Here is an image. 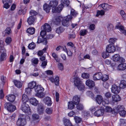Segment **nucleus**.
Here are the masks:
<instances>
[{"mask_svg":"<svg viewBox=\"0 0 126 126\" xmlns=\"http://www.w3.org/2000/svg\"><path fill=\"white\" fill-rule=\"evenodd\" d=\"M21 110L25 113H31V110L28 104L26 103L22 104L21 106Z\"/></svg>","mask_w":126,"mask_h":126,"instance_id":"39448f33","label":"nucleus"},{"mask_svg":"<svg viewBox=\"0 0 126 126\" xmlns=\"http://www.w3.org/2000/svg\"><path fill=\"white\" fill-rule=\"evenodd\" d=\"M85 83L86 85L90 88L93 87L94 86V82L91 80H87L86 81Z\"/></svg>","mask_w":126,"mask_h":126,"instance_id":"412c9836","label":"nucleus"},{"mask_svg":"<svg viewBox=\"0 0 126 126\" xmlns=\"http://www.w3.org/2000/svg\"><path fill=\"white\" fill-rule=\"evenodd\" d=\"M103 99L102 96L100 95H97L95 100L99 104H100L102 102V105L105 106L109 103V99L103 100Z\"/></svg>","mask_w":126,"mask_h":126,"instance_id":"f03ea898","label":"nucleus"},{"mask_svg":"<svg viewBox=\"0 0 126 126\" xmlns=\"http://www.w3.org/2000/svg\"><path fill=\"white\" fill-rule=\"evenodd\" d=\"M117 39L114 38H110L109 40V42L111 44L113 45L114 44V43L116 41Z\"/></svg>","mask_w":126,"mask_h":126,"instance_id":"6e6d98bb","label":"nucleus"},{"mask_svg":"<svg viewBox=\"0 0 126 126\" xmlns=\"http://www.w3.org/2000/svg\"><path fill=\"white\" fill-rule=\"evenodd\" d=\"M30 13L31 16H36L37 14V13L35 11L31 10L30 12Z\"/></svg>","mask_w":126,"mask_h":126,"instance_id":"e2e57ef3","label":"nucleus"},{"mask_svg":"<svg viewBox=\"0 0 126 126\" xmlns=\"http://www.w3.org/2000/svg\"><path fill=\"white\" fill-rule=\"evenodd\" d=\"M118 50H120L119 47H116L115 48L113 45H111L109 44L106 47V51L110 53H113L115 51L116 48Z\"/></svg>","mask_w":126,"mask_h":126,"instance_id":"423d86ee","label":"nucleus"},{"mask_svg":"<svg viewBox=\"0 0 126 126\" xmlns=\"http://www.w3.org/2000/svg\"><path fill=\"white\" fill-rule=\"evenodd\" d=\"M81 76L84 78L88 79L90 75L88 73H84L82 74Z\"/></svg>","mask_w":126,"mask_h":126,"instance_id":"bf43d9fd","label":"nucleus"},{"mask_svg":"<svg viewBox=\"0 0 126 126\" xmlns=\"http://www.w3.org/2000/svg\"><path fill=\"white\" fill-rule=\"evenodd\" d=\"M124 110V107L123 106L119 105L117 107L114 108L113 109L112 113L114 114H116L121 112Z\"/></svg>","mask_w":126,"mask_h":126,"instance_id":"9b49d317","label":"nucleus"},{"mask_svg":"<svg viewBox=\"0 0 126 126\" xmlns=\"http://www.w3.org/2000/svg\"><path fill=\"white\" fill-rule=\"evenodd\" d=\"M72 18L71 15H68L64 17L63 18H62V24L64 26H67L69 25V21H70Z\"/></svg>","mask_w":126,"mask_h":126,"instance_id":"7ed1b4c3","label":"nucleus"},{"mask_svg":"<svg viewBox=\"0 0 126 126\" xmlns=\"http://www.w3.org/2000/svg\"><path fill=\"white\" fill-rule=\"evenodd\" d=\"M64 30V29L62 27H60L57 28L56 32L58 34L61 33Z\"/></svg>","mask_w":126,"mask_h":126,"instance_id":"49530a36","label":"nucleus"},{"mask_svg":"<svg viewBox=\"0 0 126 126\" xmlns=\"http://www.w3.org/2000/svg\"><path fill=\"white\" fill-rule=\"evenodd\" d=\"M76 108L78 110H81L83 109V107L82 104H80L77 106Z\"/></svg>","mask_w":126,"mask_h":126,"instance_id":"774afa93","label":"nucleus"},{"mask_svg":"<svg viewBox=\"0 0 126 126\" xmlns=\"http://www.w3.org/2000/svg\"><path fill=\"white\" fill-rule=\"evenodd\" d=\"M104 110L101 108H100L99 109L95 111L94 113V115L95 116L98 117L104 114Z\"/></svg>","mask_w":126,"mask_h":126,"instance_id":"dca6fc26","label":"nucleus"},{"mask_svg":"<svg viewBox=\"0 0 126 126\" xmlns=\"http://www.w3.org/2000/svg\"><path fill=\"white\" fill-rule=\"evenodd\" d=\"M41 28L46 32H50L51 29L50 26L47 23H45L43 26H42Z\"/></svg>","mask_w":126,"mask_h":126,"instance_id":"f3484780","label":"nucleus"},{"mask_svg":"<svg viewBox=\"0 0 126 126\" xmlns=\"http://www.w3.org/2000/svg\"><path fill=\"white\" fill-rule=\"evenodd\" d=\"M72 101V102L74 104L77 105L79 104L80 102V98L77 95H75L73 97Z\"/></svg>","mask_w":126,"mask_h":126,"instance_id":"a878e982","label":"nucleus"},{"mask_svg":"<svg viewBox=\"0 0 126 126\" xmlns=\"http://www.w3.org/2000/svg\"><path fill=\"white\" fill-rule=\"evenodd\" d=\"M43 8L44 10L47 13L49 12L51 9V7L48 5L47 3H45L43 5Z\"/></svg>","mask_w":126,"mask_h":126,"instance_id":"2f4dec72","label":"nucleus"},{"mask_svg":"<svg viewBox=\"0 0 126 126\" xmlns=\"http://www.w3.org/2000/svg\"><path fill=\"white\" fill-rule=\"evenodd\" d=\"M37 110L38 113L40 114L43 113L44 108L43 105L42 104H39L37 108Z\"/></svg>","mask_w":126,"mask_h":126,"instance_id":"aec40b11","label":"nucleus"},{"mask_svg":"<svg viewBox=\"0 0 126 126\" xmlns=\"http://www.w3.org/2000/svg\"><path fill=\"white\" fill-rule=\"evenodd\" d=\"M36 85V82L35 81H32L28 83V86L29 87L32 89L34 88H35Z\"/></svg>","mask_w":126,"mask_h":126,"instance_id":"4c0bfd02","label":"nucleus"},{"mask_svg":"<svg viewBox=\"0 0 126 126\" xmlns=\"http://www.w3.org/2000/svg\"><path fill=\"white\" fill-rule=\"evenodd\" d=\"M16 116V114L15 113H13L8 118V120L11 122H13L15 121Z\"/></svg>","mask_w":126,"mask_h":126,"instance_id":"37998d69","label":"nucleus"},{"mask_svg":"<svg viewBox=\"0 0 126 126\" xmlns=\"http://www.w3.org/2000/svg\"><path fill=\"white\" fill-rule=\"evenodd\" d=\"M30 103L32 105L36 106L38 103V101L34 98H32L30 99Z\"/></svg>","mask_w":126,"mask_h":126,"instance_id":"c756f323","label":"nucleus"},{"mask_svg":"<svg viewBox=\"0 0 126 126\" xmlns=\"http://www.w3.org/2000/svg\"><path fill=\"white\" fill-rule=\"evenodd\" d=\"M26 119L24 118H18L16 122L17 126H24L26 124Z\"/></svg>","mask_w":126,"mask_h":126,"instance_id":"0eeeda50","label":"nucleus"},{"mask_svg":"<svg viewBox=\"0 0 126 126\" xmlns=\"http://www.w3.org/2000/svg\"><path fill=\"white\" fill-rule=\"evenodd\" d=\"M58 4V1L56 0H53L50 1L49 5L51 7H52V12H55V9L57 6Z\"/></svg>","mask_w":126,"mask_h":126,"instance_id":"1a4fd4ad","label":"nucleus"},{"mask_svg":"<svg viewBox=\"0 0 126 126\" xmlns=\"http://www.w3.org/2000/svg\"><path fill=\"white\" fill-rule=\"evenodd\" d=\"M109 79L108 76L106 75H102L101 79L103 81H105Z\"/></svg>","mask_w":126,"mask_h":126,"instance_id":"864d4df0","label":"nucleus"},{"mask_svg":"<svg viewBox=\"0 0 126 126\" xmlns=\"http://www.w3.org/2000/svg\"><path fill=\"white\" fill-rule=\"evenodd\" d=\"M5 108L9 112H13L16 109V106L10 103H6L4 105Z\"/></svg>","mask_w":126,"mask_h":126,"instance_id":"20e7f679","label":"nucleus"},{"mask_svg":"<svg viewBox=\"0 0 126 126\" xmlns=\"http://www.w3.org/2000/svg\"><path fill=\"white\" fill-rule=\"evenodd\" d=\"M77 87L78 89L80 90H83L85 87L84 84L82 82L80 83V84H78V86H76Z\"/></svg>","mask_w":126,"mask_h":126,"instance_id":"c03bdc74","label":"nucleus"},{"mask_svg":"<svg viewBox=\"0 0 126 126\" xmlns=\"http://www.w3.org/2000/svg\"><path fill=\"white\" fill-rule=\"evenodd\" d=\"M112 60L115 62H124L125 59L120 57V55L118 54H115L112 56Z\"/></svg>","mask_w":126,"mask_h":126,"instance_id":"6e6552de","label":"nucleus"},{"mask_svg":"<svg viewBox=\"0 0 126 126\" xmlns=\"http://www.w3.org/2000/svg\"><path fill=\"white\" fill-rule=\"evenodd\" d=\"M33 120L32 123L34 124V125L37 124L40 120L39 117L37 114H34L32 115Z\"/></svg>","mask_w":126,"mask_h":126,"instance_id":"4468645a","label":"nucleus"},{"mask_svg":"<svg viewBox=\"0 0 126 126\" xmlns=\"http://www.w3.org/2000/svg\"><path fill=\"white\" fill-rule=\"evenodd\" d=\"M5 98L8 101L12 102L14 101L16 97L14 94H9L6 95Z\"/></svg>","mask_w":126,"mask_h":126,"instance_id":"a211bd4d","label":"nucleus"},{"mask_svg":"<svg viewBox=\"0 0 126 126\" xmlns=\"http://www.w3.org/2000/svg\"><path fill=\"white\" fill-rule=\"evenodd\" d=\"M109 53L107 51L102 53V55L103 58L105 59L108 57L109 56Z\"/></svg>","mask_w":126,"mask_h":126,"instance_id":"5fc2aeb1","label":"nucleus"},{"mask_svg":"<svg viewBox=\"0 0 126 126\" xmlns=\"http://www.w3.org/2000/svg\"><path fill=\"white\" fill-rule=\"evenodd\" d=\"M119 114L120 116L123 117H125L126 115V111L124 110L120 112Z\"/></svg>","mask_w":126,"mask_h":126,"instance_id":"680f3d73","label":"nucleus"},{"mask_svg":"<svg viewBox=\"0 0 126 126\" xmlns=\"http://www.w3.org/2000/svg\"><path fill=\"white\" fill-rule=\"evenodd\" d=\"M108 30L111 31L113 30L114 27L113 25L111 24H109L107 26Z\"/></svg>","mask_w":126,"mask_h":126,"instance_id":"8fccbe9b","label":"nucleus"},{"mask_svg":"<svg viewBox=\"0 0 126 126\" xmlns=\"http://www.w3.org/2000/svg\"><path fill=\"white\" fill-rule=\"evenodd\" d=\"M50 81L52 82H54L55 85L58 86L59 83V78L57 76L55 77L54 79L53 78H50Z\"/></svg>","mask_w":126,"mask_h":126,"instance_id":"4be33fe9","label":"nucleus"},{"mask_svg":"<svg viewBox=\"0 0 126 126\" xmlns=\"http://www.w3.org/2000/svg\"><path fill=\"white\" fill-rule=\"evenodd\" d=\"M70 81L72 82H74L75 85L76 86H78V84L82 83L78 77L75 76H74V78H72L71 79Z\"/></svg>","mask_w":126,"mask_h":126,"instance_id":"9d476101","label":"nucleus"},{"mask_svg":"<svg viewBox=\"0 0 126 126\" xmlns=\"http://www.w3.org/2000/svg\"><path fill=\"white\" fill-rule=\"evenodd\" d=\"M5 32L6 34L8 35H10L12 31L10 27H7L5 29Z\"/></svg>","mask_w":126,"mask_h":126,"instance_id":"13d9d810","label":"nucleus"},{"mask_svg":"<svg viewBox=\"0 0 126 126\" xmlns=\"http://www.w3.org/2000/svg\"><path fill=\"white\" fill-rule=\"evenodd\" d=\"M12 40V39L11 37H8L6 39L5 42L7 44H9L10 43Z\"/></svg>","mask_w":126,"mask_h":126,"instance_id":"69168bd1","label":"nucleus"},{"mask_svg":"<svg viewBox=\"0 0 126 126\" xmlns=\"http://www.w3.org/2000/svg\"><path fill=\"white\" fill-rule=\"evenodd\" d=\"M87 32V31L86 29L81 30L80 32V35L83 36L86 35Z\"/></svg>","mask_w":126,"mask_h":126,"instance_id":"3c124183","label":"nucleus"},{"mask_svg":"<svg viewBox=\"0 0 126 126\" xmlns=\"http://www.w3.org/2000/svg\"><path fill=\"white\" fill-rule=\"evenodd\" d=\"M71 16L72 15L74 16H75L77 14V13L74 10L72 9L71 11Z\"/></svg>","mask_w":126,"mask_h":126,"instance_id":"0e129e2a","label":"nucleus"},{"mask_svg":"<svg viewBox=\"0 0 126 126\" xmlns=\"http://www.w3.org/2000/svg\"><path fill=\"white\" fill-rule=\"evenodd\" d=\"M105 12L104 11L102 10L100 11H98L97 12V14L96 15V16H98L99 15L101 16H103L104 15Z\"/></svg>","mask_w":126,"mask_h":126,"instance_id":"09e8293b","label":"nucleus"},{"mask_svg":"<svg viewBox=\"0 0 126 126\" xmlns=\"http://www.w3.org/2000/svg\"><path fill=\"white\" fill-rule=\"evenodd\" d=\"M14 83L15 85L17 88H20L22 86V83L20 81L15 80L14 81Z\"/></svg>","mask_w":126,"mask_h":126,"instance_id":"72a5a7b5","label":"nucleus"},{"mask_svg":"<svg viewBox=\"0 0 126 126\" xmlns=\"http://www.w3.org/2000/svg\"><path fill=\"white\" fill-rule=\"evenodd\" d=\"M52 55L56 62L58 63L60 62V60L58 59L57 55L54 52H53L52 54Z\"/></svg>","mask_w":126,"mask_h":126,"instance_id":"a18cd8bd","label":"nucleus"},{"mask_svg":"<svg viewBox=\"0 0 126 126\" xmlns=\"http://www.w3.org/2000/svg\"><path fill=\"white\" fill-rule=\"evenodd\" d=\"M111 94L109 92H106L104 94L105 96L107 98H110L111 96Z\"/></svg>","mask_w":126,"mask_h":126,"instance_id":"052dcab7","label":"nucleus"},{"mask_svg":"<svg viewBox=\"0 0 126 126\" xmlns=\"http://www.w3.org/2000/svg\"><path fill=\"white\" fill-rule=\"evenodd\" d=\"M62 20V18L60 16H58L55 17L53 21L55 24L57 25L60 23Z\"/></svg>","mask_w":126,"mask_h":126,"instance_id":"bb28decb","label":"nucleus"},{"mask_svg":"<svg viewBox=\"0 0 126 126\" xmlns=\"http://www.w3.org/2000/svg\"><path fill=\"white\" fill-rule=\"evenodd\" d=\"M44 101L45 104L48 106H50L52 104L51 99L48 97L45 98L44 99Z\"/></svg>","mask_w":126,"mask_h":126,"instance_id":"393cba45","label":"nucleus"},{"mask_svg":"<svg viewBox=\"0 0 126 126\" xmlns=\"http://www.w3.org/2000/svg\"><path fill=\"white\" fill-rule=\"evenodd\" d=\"M35 19L34 17L33 16H30L28 18L27 22L29 25H31L34 24Z\"/></svg>","mask_w":126,"mask_h":126,"instance_id":"6ab92c4d","label":"nucleus"},{"mask_svg":"<svg viewBox=\"0 0 126 126\" xmlns=\"http://www.w3.org/2000/svg\"><path fill=\"white\" fill-rule=\"evenodd\" d=\"M121 98L118 95H113L112 97V100L114 102H117L121 100Z\"/></svg>","mask_w":126,"mask_h":126,"instance_id":"5701e85b","label":"nucleus"},{"mask_svg":"<svg viewBox=\"0 0 126 126\" xmlns=\"http://www.w3.org/2000/svg\"><path fill=\"white\" fill-rule=\"evenodd\" d=\"M107 5H108V4L106 3H103L100 4L99 6L100 7H102L104 9L106 10V7L107 6Z\"/></svg>","mask_w":126,"mask_h":126,"instance_id":"338daca9","label":"nucleus"},{"mask_svg":"<svg viewBox=\"0 0 126 126\" xmlns=\"http://www.w3.org/2000/svg\"><path fill=\"white\" fill-rule=\"evenodd\" d=\"M6 54L5 52L2 53L0 57V60L3 61L5 60L6 59Z\"/></svg>","mask_w":126,"mask_h":126,"instance_id":"ea45409f","label":"nucleus"},{"mask_svg":"<svg viewBox=\"0 0 126 126\" xmlns=\"http://www.w3.org/2000/svg\"><path fill=\"white\" fill-rule=\"evenodd\" d=\"M34 90L37 93L35 96L41 98H43L45 96V94L43 93L44 88L40 85H38L35 87Z\"/></svg>","mask_w":126,"mask_h":126,"instance_id":"f257e3e1","label":"nucleus"},{"mask_svg":"<svg viewBox=\"0 0 126 126\" xmlns=\"http://www.w3.org/2000/svg\"><path fill=\"white\" fill-rule=\"evenodd\" d=\"M111 89L112 92L115 94H118L119 93L120 90L119 87L117 86L115 84L112 85Z\"/></svg>","mask_w":126,"mask_h":126,"instance_id":"f8f14e48","label":"nucleus"},{"mask_svg":"<svg viewBox=\"0 0 126 126\" xmlns=\"http://www.w3.org/2000/svg\"><path fill=\"white\" fill-rule=\"evenodd\" d=\"M115 28L117 29H120L121 33L126 35V30H124L123 26L119 24L117 25Z\"/></svg>","mask_w":126,"mask_h":126,"instance_id":"b1692460","label":"nucleus"},{"mask_svg":"<svg viewBox=\"0 0 126 126\" xmlns=\"http://www.w3.org/2000/svg\"><path fill=\"white\" fill-rule=\"evenodd\" d=\"M75 104L72 101H70L68 102V108L70 110L73 109L75 106Z\"/></svg>","mask_w":126,"mask_h":126,"instance_id":"a19ab883","label":"nucleus"},{"mask_svg":"<svg viewBox=\"0 0 126 126\" xmlns=\"http://www.w3.org/2000/svg\"><path fill=\"white\" fill-rule=\"evenodd\" d=\"M48 47V46L46 47L43 49L42 50H40L38 53V55L39 56H41L46 51Z\"/></svg>","mask_w":126,"mask_h":126,"instance_id":"79ce46f5","label":"nucleus"},{"mask_svg":"<svg viewBox=\"0 0 126 126\" xmlns=\"http://www.w3.org/2000/svg\"><path fill=\"white\" fill-rule=\"evenodd\" d=\"M38 61L39 60L38 59L36 58H33L32 59L31 61L32 65L34 66L38 64Z\"/></svg>","mask_w":126,"mask_h":126,"instance_id":"58836bf2","label":"nucleus"},{"mask_svg":"<svg viewBox=\"0 0 126 126\" xmlns=\"http://www.w3.org/2000/svg\"><path fill=\"white\" fill-rule=\"evenodd\" d=\"M28 100V97L26 95L23 94L22 95V104L26 103Z\"/></svg>","mask_w":126,"mask_h":126,"instance_id":"473e14b6","label":"nucleus"},{"mask_svg":"<svg viewBox=\"0 0 126 126\" xmlns=\"http://www.w3.org/2000/svg\"><path fill=\"white\" fill-rule=\"evenodd\" d=\"M35 44L32 42L28 46V47L29 49H34L35 48Z\"/></svg>","mask_w":126,"mask_h":126,"instance_id":"603ef678","label":"nucleus"},{"mask_svg":"<svg viewBox=\"0 0 126 126\" xmlns=\"http://www.w3.org/2000/svg\"><path fill=\"white\" fill-rule=\"evenodd\" d=\"M46 113L48 114H51L53 111V109L52 108H47L46 110Z\"/></svg>","mask_w":126,"mask_h":126,"instance_id":"4d7b16f0","label":"nucleus"},{"mask_svg":"<svg viewBox=\"0 0 126 126\" xmlns=\"http://www.w3.org/2000/svg\"><path fill=\"white\" fill-rule=\"evenodd\" d=\"M70 3L69 0H62L61 2V4H62L64 7H67Z\"/></svg>","mask_w":126,"mask_h":126,"instance_id":"c9c22d12","label":"nucleus"},{"mask_svg":"<svg viewBox=\"0 0 126 126\" xmlns=\"http://www.w3.org/2000/svg\"><path fill=\"white\" fill-rule=\"evenodd\" d=\"M117 68L119 70H124L126 68V63H121L117 67Z\"/></svg>","mask_w":126,"mask_h":126,"instance_id":"c85d7f7f","label":"nucleus"},{"mask_svg":"<svg viewBox=\"0 0 126 126\" xmlns=\"http://www.w3.org/2000/svg\"><path fill=\"white\" fill-rule=\"evenodd\" d=\"M47 42L46 38L41 36L38 37L37 41V43L39 44L41 43H43L44 44L46 45Z\"/></svg>","mask_w":126,"mask_h":126,"instance_id":"2eb2a0df","label":"nucleus"},{"mask_svg":"<svg viewBox=\"0 0 126 126\" xmlns=\"http://www.w3.org/2000/svg\"><path fill=\"white\" fill-rule=\"evenodd\" d=\"M126 81L124 80L121 81L119 85V87L120 88L124 89L126 87Z\"/></svg>","mask_w":126,"mask_h":126,"instance_id":"e433bc0d","label":"nucleus"},{"mask_svg":"<svg viewBox=\"0 0 126 126\" xmlns=\"http://www.w3.org/2000/svg\"><path fill=\"white\" fill-rule=\"evenodd\" d=\"M63 122L65 126H72V123L69 120L64 119H63Z\"/></svg>","mask_w":126,"mask_h":126,"instance_id":"f704fd0d","label":"nucleus"},{"mask_svg":"<svg viewBox=\"0 0 126 126\" xmlns=\"http://www.w3.org/2000/svg\"><path fill=\"white\" fill-rule=\"evenodd\" d=\"M102 74L101 72H97L94 74L93 76V79L94 80H97L101 79Z\"/></svg>","mask_w":126,"mask_h":126,"instance_id":"ddd939ff","label":"nucleus"},{"mask_svg":"<svg viewBox=\"0 0 126 126\" xmlns=\"http://www.w3.org/2000/svg\"><path fill=\"white\" fill-rule=\"evenodd\" d=\"M35 29L33 27H30L27 30V32L31 35L33 34L35 32Z\"/></svg>","mask_w":126,"mask_h":126,"instance_id":"7c9ffc66","label":"nucleus"},{"mask_svg":"<svg viewBox=\"0 0 126 126\" xmlns=\"http://www.w3.org/2000/svg\"><path fill=\"white\" fill-rule=\"evenodd\" d=\"M64 6L61 4H59L57 7L55 9V12H53V13H59L62 11Z\"/></svg>","mask_w":126,"mask_h":126,"instance_id":"cd10ccee","label":"nucleus"},{"mask_svg":"<svg viewBox=\"0 0 126 126\" xmlns=\"http://www.w3.org/2000/svg\"><path fill=\"white\" fill-rule=\"evenodd\" d=\"M74 119L76 123L77 124L80 123L82 120L81 118L77 116H75L74 117Z\"/></svg>","mask_w":126,"mask_h":126,"instance_id":"de8ad7c7","label":"nucleus"}]
</instances>
